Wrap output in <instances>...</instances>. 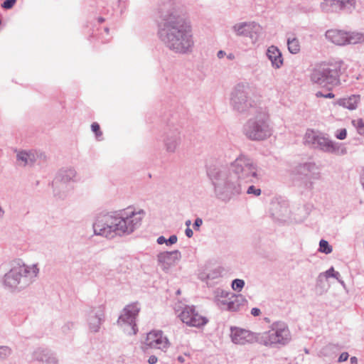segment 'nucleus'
<instances>
[{"label": "nucleus", "mask_w": 364, "mask_h": 364, "mask_svg": "<svg viewBox=\"0 0 364 364\" xmlns=\"http://www.w3.org/2000/svg\"><path fill=\"white\" fill-rule=\"evenodd\" d=\"M208 176L213 187L215 197L228 203L240 196L244 184L256 183L261 178L259 168L253 160L245 155H240L228 168H213Z\"/></svg>", "instance_id": "1"}, {"label": "nucleus", "mask_w": 364, "mask_h": 364, "mask_svg": "<svg viewBox=\"0 0 364 364\" xmlns=\"http://www.w3.org/2000/svg\"><path fill=\"white\" fill-rule=\"evenodd\" d=\"M157 34L164 46L175 53L192 51L194 41L191 26L173 9L162 14Z\"/></svg>", "instance_id": "2"}, {"label": "nucleus", "mask_w": 364, "mask_h": 364, "mask_svg": "<svg viewBox=\"0 0 364 364\" xmlns=\"http://www.w3.org/2000/svg\"><path fill=\"white\" fill-rule=\"evenodd\" d=\"M144 215L143 210L129 209L101 213L92 225L94 233L108 239L130 235L140 227Z\"/></svg>", "instance_id": "3"}, {"label": "nucleus", "mask_w": 364, "mask_h": 364, "mask_svg": "<svg viewBox=\"0 0 364 364\" xmlns=\"http://www.w3.org/2000/svg\"><path fill=\"white\" fill-rule=\"evenodd\" d=\"M39 274L37 264L12 267L4 277V284L13 292H20L33 284Z\"/></svg>", "instance_id": "4"}, {"label": "nucleus", "mask_w": 364, "mask_h": 364, "mask_svg": "<svg viewBox=\"0 0 364 364\" xmlns=\"http://www.w3.org/2000/svg\"><path fill=\"white\" fill-rule=\"evenodd\" d=\"M272 132L269 115L262 109L257 110L242 127L243 134L251 141L265 140L272 136Z\"/></svg>", "instance_id": "5"}, {"label": "nucleus", "mask_w": 364, "mask_h": 364, "mask_svg": "<svg viewBox=\"0 0 364 364\" xmlns=\"http://www.w3.org/2000/svg\"><path fill=\"white\" fill-rule=\"evenodd\" d=\"M230 105L235 112L241 114H247L257 107L253 90L248 82H241L232 87L230 94Z\"/></svg>", "instance_id": "6"}, {"label": "nucleus", "mask_w": 364, "mask_h": 364, "mask_svg": "<svg viewBox=\"0 0 364 364\" xmlns=\"http://www.w3.org/2000/svg\"><path fill=\"white\" fill-rule=\"evenodd\" d=\"M340 63H322L312 70L310 79L314 84L331 90L340 85Z\"/></svg>", "instance_id": "7"}, {"label": "nucleus", "mask_w": 364, "mask_h": 364, "mask_svg": "<svg viewBox=\"0 0 364 364\" xmlns=\"http://www.w3.org/2000/svg\"><path fill=\"white\" fill-rule=\"evenodd\" d=\"M304 143L310 148L327 154L336 155L347 154V149L343 144L333 141L325 134L312 129H308L305 133Z\"/></svg>", "instance_id": "8"}, {"label": "nucleus", "mask_w": 364, "mask_h": 364, "mask_svg": "<svg viewBox=\"0 0 364 364\" xmlns=\"http://www.w3.org/2000/svg\"><path fill=\"white\" fill-rule=\"evenodd\" d=\"M291 340V333L287 325L282 321H277L272 324L269 331L264 332L261 336V342L266 346L287 344Z\"/></svg>", "instance_id": "9"}, {"label": "nucleus", "mask_w": 364, "mask_h": 364, "mask_svg": "<svg viewBox=\"0 0 364 364\" xmlns=\"http://www.w3.org/2000/svg\"><path fill=\"white\" fill-rule=\"evenodd\" d=\"M76 175L73 168L60 169L52 183L54 195L59 198H64L71 188L70 183L75 181Z\"/></svg>", "instance_id": "10"}, {"label": "nucleus", "mask_w": 364, "mask_h": 364, "mask_svg": "<svg viewBox=\"0 0 364 364\" xmlns=\"http://www.w3.org/2000/svg\"><path fill=\"white\" fill-rule=\"evenodd\" d=\"M140 311L137 303L127 305L117 320V324L122 327L129 326L131 328L132 333L136 334V318ZM131 333V332H129Z\"/></svg>", "instance_id": "11"}, {"label": "nucleus", "mask_w": 364, "mask_h": 364, "mask_svg": "<svg viewBox=\"0 0 364 364\" xmlns=\"http://www.w3.org/2000/svg\"><path fill=\"white\" fill-rule=\"evenodd\" d=\"M232 31L239 37H248L252 43L258 40L261 31L259 25L255 22H240L232 26Z\"/></svg>", "instance_id": "12"}, {"label": "nucleus", "mask_w": 364, "mask_h": 364, "mask_svg": "<svg viewBox=\"0 0 364 364\" xmlns=\"http://www.w3.org/2000/svg\"><path fill=\"white\" fill-rule=\"evenodd\" d=\"M355 0H323L321 9L325 13L337 12L344 10L351 13L355 8Z\"/></svg>", "instance_id": "13"}, {"label": "nucleus", "mask_w": 364, "mask_h": 364, "mask_svg": "<svg viewBox=\"0 0 364 364\" xmlns=\"http://www.w3.org/2000/svg\"><path fill=\"white\" fill-rule=\"evenodd\" d=\"M178 317L183 323L190 326L200 327L208 323V319L199 315L193 306H186L179 314Z\"/></svg>", "instance_id": "14"}, {"label": "nucleus", "mask_w": 364, "mask_h": 364, "mask_svg": "<svg viewBox=\"0 0 364 364\" xmlns=\"http://www.w3.org/2000/svg\"><path fill=\"white\" fill-rule=\"evenodd\" d=\"M16 159L21 166H33L36 163H43L46 161V155L40 151L29 150L21 151L17 153Z\"/></svg>", "instance_id": "15"}, {"label": "nucleus", "mask_w": 364, "mask_h": 364, "mask_svg": "<svg viewBox=\"0 0 364 364\" xmlns=\"http://www.w3.org/2000/svg\"><path fill=\"white\" fill-rule=\"evenodd\" d=\"M105 310L103 305L93 307L90 309L87 315V323L89 330L92 333H97L100 326L105 321Z\"/></svg>", "instance_id": "16"}, {"label": "nucleus", "mask_w": 364, "mask_h": 364, "mask_svg": "<svg viewBox=\"0 0 364 364\" xmlns=\"http://www.w3.org/2000/svg\"><path fill=\"white\" fill-rule=\"evenodd\" d=\"M181 142V133L179 127L169 128L166 132L164 138V144L168 153H175Z\"/></svg>", "instance_id": "17"}, {"label": "nucleus", "mask_w": 364, "mask_h": 364, "mask_svg": "<svg viewBox=\"0 0 364 364\" xmlns=\"http://www.w3.org/2000/svg\"><path fill=\"white\" fill-rule=\"evenodd\" d=\"M145 344L151 348L166 351L170 343L168 338L163 335L162 331H151L147 334Z\"/></svg>", "instance_id": "18"}, {"label": "nucleus", "mask_w": 364, "mask_h": 364, "mask_svg": "<svg viewBox=\"0 0 364 364\" xmlns=\"http://www.w3.org/2000/svg\"><path fill=\"white\" fill-rule=\"evenodd\" d=\"M181 258V254L178 250L162 252L158 254L157 262L162 270L166 272L174 266Z\"/></svg>", "instance_id": "19"}, {"label": "nucleus", "mask_w": 364, "mask_h": 364, "mask_svg": "<svg viewBox=\"0 0 364 364\" xmlns=\"http://www.w3.org/2000/svg\"><path fill=\"white\" fill-rule=\"evenodd\" d=\"M230 337L235 344L245 345L254 341L255 337L250 331L237 327L230 328Z\"/></svg>", "instance_id": "20"}, {"label": "nucleus", "mask_w": 364, "mask_h": 364, "mask_svg": "<svg viewBox=\"0 0 364 364\" xmlns=\"http://www.w3.org/2000/svg\"><path fill=\"white\" fill-rule=\"evenodd\" d=\"M33 358L40 364H60L55 354L48 349L36 350L33 353Z\"/></svg>", "instance_id": "21"}, {"label": "nucleus", "mask_w": 364, "mask_h": 364, "mask_svg": "<svg viewBox=\"0 0 364 364\" xmlns=\"http://www.w3.org/2000/svg\"><path fill=\"white\" fill-rule=\"evenodd\" d=\"M299 174L304 176L308 180H318L321 177L318 168L314 163H304L297 168Z\"/></svg>", "instance_id": "22"}, {"label": "nucleus", "mask_w": 364, "mask_h": 364, "mask_svg": "<svg viewBox=\"0 0 364 364\" xmlns=\"http://www.w3.org/2000/svg\"><path fill=\"white\" fill-rule=\"evenodd\" d=\"M326 38L336 45L344 46L347 44L348 32L342 30L331 29L326 32Z\"/></svg>", "instance_id": "23"}, {"label": "nucleus", "mask_w": 364, "mask_h": 364, "mask_svg": "<svg viewBox=\"0 0 364 364\" xmlns=\"http://www.w3.org/2000/svg\"><path fill=\"white\" fill-rule=\"evenodd\" d=\"M266 54L274 68H279L283 65L282 53L277 47L274 46H269Z\"/></svg>", "instance_id": "24"}, {"label": "nucleus", "mask_w": 364, "mask_h": 364, "mask_svg": "<svg viewBox=\"0 0 364 364\" xmlns=\"http://www.w3.org/2000/svg\"><path fill=\"white\" fill-rule=\"evenodd\" d=\"M215 301L216 305L222 310H226L228 301H230V295L234 294L226 291L222 289H217L215 292Z\"/></svg>", "instance_id": "25"}, {"label": "nucleus", "mask_w": 364, "mask_h": 364, "mask_svg": "<svg viewBox=\"0 0 364 364\" xmlns=\"http://www.w3.org/2000/svg\"><path fill=\"white\" fill-rule=\"evenodd\" d=\"M246 302L247 300L242 295H230V301L226 306V311H237Z\"/></svg>", "instance_id": "26"}, {"label": "nucleus", "mask_w": 364, "mask_h": 364, "mask_svg": "<svg viewBox=\"0 0 364 364\" xmlns=\"http://www.w3.org/2000/svg\"><path fill=\"white\" fill-rule=\"evenodd\" d=\"M222 270L220 267H217L210 269L208 272H202L199 273L198 278L201 281H206L208 284L209 282L218 279L221 277Z\"/></svg>", "instance_id": "27"}, {"label": "nucleus", "mask_w": 364, "mask_h": 364, "mask_svg": "<svg viewBox=\"0 0 364 364\" xmlns=\"http://www.w3.org/2000/svg\"><path fill=\"white\" fill-rule=\"evenodd\" d=\"M339 348L338 345L328 343L320 350L319 355L331 358L336 354Z\"/></svg>", "instance_id": "28"}, {"label": "nucleus", "mask_w": 364, "mask_h": 364, "mask_svg": "<svg viewBox=\"0 0 364 364\" xmlns=\"http://www.w3.org/2000/svg\"><path fill=\"white\" fill-rule=\"evenodd\" d=\"M360 99V95H353L348 98L343 99L342 105L344 107L353 110L357 107Z\"/></svg>", "instance_id": "29"}, {"label": "nucleus", "mask_w": 364, "mask_h": 364, "mask_svg": "<svg viewBox=\"0 0 364 364\" xmlns=\"http://www.w3.org/2000/svg\"><path fill=\"white\" fill-rule=\"evenodd\" d=\"M364 43V33L360 32H348L347 44Z\"/></svg>", "instance_id": "30"}, {"label": "nucleus", "mask_w": 364, "mask_h": 364, "mask_svg": "<svg viewBox=\"0 0 364 364\" xmlns=\"http://www.w3.org/2000/svg\"><path fill=\"white\" fill-rule=\"evenodd\" d=\"M287 46L291 53L296 54L300 50L299 41L295 38H293L292 39L288 38Z\"/></svg>", "instance_id": "31"}, {"label": "nucleus", "mask_w": 364, "mask_h": 364, "mask_svg": "<svg viewBox=\"0 0 364 364\" xmlns=\"http://www.w3.org/2000/svg\"><path fill=\"white\" fill-rule=\"evenodd\" d=\"M333 251V247L329 245L328 242L325 240H321L319 242L318 252L328 255Z\"/></svg>", "instance_id": "32"}, {"label": "nucleus", "mask_w": 364, "mask_h": 364, "mask_svg": "<svg viewBox=\"0 0 364 364\" xmlns=\"http://www.w3.org/2000/svg\"><path fill=\"white\" fill-rule=\"evenodd\" d=\"M335 269L333 267L326 270V272H321L318 274L317 278V284L321 283L323 279H328L332 277V274L335 272Z\"/></svg>", "instance_id": "33"}, {"label": "nucleus", "mask_w": 364, "mask_h": 364, "mask_svg": "<svg viewBox=\"0 0 364 364\" xmlns=\"http://www.w3.org/2000/svg\"><path fill=\"white\" fill-rule=\"evenodd\" d=\"M11 354V349L5 346H0V360H5Z\"/></svg>", "instance_id": "34"}, {"label": "nucleus", "mask_w": 364, "mask_h": 364, "mask_svg": "<svg viewBox=\"0 0 364 364\" xmlns=\"http://www.w3.org/2000/svg\"><path fill=\"white\" fill-rule=\"evenodd\" d=\"M245 286V282L242 279H235L232 282V288L236 291H240Z\"/></svg>", "instance_id": "35"}, {"label": "nucleus", "mask_w": 364, "mask_h": 364, "mask_svg": "<svg viewBox=\"0 0 364 364\" xmlns=\"http://www.w3.org/2000/svg\"><path fill=\"white\" fill-rule=\"evenodd\" d=\"M92 131L95 134L97 139L102 135V132L100 131V127L98 123L93 122L91 125Z\"/></svg>", "instance_id": "36"}, {"label": "nucleus", "mask_w": 364, "mask_h": 364, "mask_svg": "<svg viewBox=\"0 0 364 364\" xmlns=\"http://www.w3.org/2000/svg\"><path fill=\"white\" fill-rule=\"evenodd\" d=\"M347 131L346 129H338L335 134V136L340 140H343L346 138Z\"/></svg>", "instance_id": "37"}, {"label": "nucleus", "mask_w": 364, "mask_h": 364, "mask_svg": "<svg viewBox=\"0 0 364 364\" xmlns=\"http://www.w3.org/2000/svg\"><path fill=\"white\" fill-rule=\"evenodd\" d=\"M261 189L260 188H256L255 186H250L248 187L247 190V194H253L256 196H258L261 194Z\"/></svg>", "instance_id": "38"}, {"label": "nucleus", "mask_w": 364, "mask_h": 364, "mask_svg": "<svg viewBox=\"0 0 364 364\" xmlns=\"http://www.w3.org/2000/svg\"><path fill=\"white\" fill-rule=\"evenodd\" d=\"M74 323L67 322L62 326L61 331L64 334H67L70 330H72L74 328Z\"/></svg>", "instance_id": "39"}, {"label": "nucleus", "mask_w": 364, "mask_h": 364, "mask_svg": "<svg viewBox=\"0 0 364 364\" xmlns=\"http://www.w3.org/2000/svg\"><path fill=\"white\" fill-rule=\"evenodd\" d=\"M16 2V0H5L1 6L4 9H10L15 5Z\"/></svg>", "instance_id": "40"}, {"label": "nucleus", "mask_w": 364, "mask_h": 364, "mask_svg": "<svg viewBox=\"0 0 364 364\" xmlns=\"http://www.w3.org/2000/svg\"><path fill=\"white\" fill-rule=\"evenodd\" d=\"M332 277L335 278L343 287H345V282L341 279V274L338 272L335 271L333 274H332Z\"/></svg>", "instance_id": "41"}, {"label": "nucleus", "mask_w": 364, "mask_h": 364, "mask_svg": "<svg viewBox=\"0 0 364 364\" xmlns=\"http://www.w3.org/2000/svg\"><path fill=\"white\" fill-rule=\"evenodd\" d=\"M178 240L177 236L176 235H172L169 237L168 239H166V245H172L176 243Z\"/></svg>", "instance_id": "42"}, {"label": "nucleus", "mask_w": 364, "mask_h": 364, "mask_svg": "<svg viewBox=\"0 0 364 364\" xmlns=\"http://www.w3.org/2000/svg\"><path fill=\"white\" fill-rule=\"evenodd\" d=\"M357 129L360 134H364V121L359 119L357 123Z\"/></svg>", "instance_id": "43"}, {"label": "nucleus", "mask_w": 364, "mask_h": 364, "mask_svg": "<svg viewBox=\"0 0 364 364\" xmlns=\"http://www.w3.org/2000/svg\"><path fill=\"white\" fill-rule=\"evenodd\" d=\"M202 224L203 220L200 218H197L193 223V227L195 230H198Z\"/></svg>", "instance_id": "44"}, {"label": "nucleus", "mask_w": 364, "mask_h": 364, "mask_svg": "<svg viewBox=\"0 0 364 364\" xmlns=\"http://www.w3.org/2000/svg\"><path fill=\"white\" fill-rule=\"evenodd\" d=\"M348 356H349V355H348V353H346V352L342 353L340 355V356H339V358H338V361L339 363L344 362V361H346V360H348Z\"/></svg>", "instance_id": "45"}, {"label": "nucleus", "mask_w": 364, "mask_h": 364, "mask_svg": "<svg viewBox=\"0 0 364 364\" xmlns=\"http://www.w3.org/2000/svg\"><path fill=\"white\" fill-rule=\"evenodd\" d=\"M251 314L254 316H258L261 314V311L258 308H252L251 310Z\"/></svg>", "instance_id": "46"}, {"label": "nucleus", "mask_w": 364, "mask_h": 364, "mask_svg": "<svg viewBox=\"0 0 364 364\" xmlns=\"http://www.w3.org/2000/svg\"><path fill=\"white\" fill-rule=\"evenodd\" d=\"M158 358L155 355H151L148 359V363L149 364H156L157 363Z\"/></svg>", "instance_id": "47"}, {"label": "nucleus", "mask_w": 364, "mask_h": 364, "mask_svg": "<svg viewBox=\"0 0 364 364\" xmlns=\"http://www.w3.org/2000/svg\"><path fill=\"white\" fill-rule=\"evenodd\" d=\"M185 234L188 237L191 238L193 235V232L190 228H187L185 230Z\"/></svg>", "instance_id": "48"}, {"label": "nucleus", "mask_w": 364, "mask_h": 364, "mask_svg": "<svg viewBox=\"0 0 364 364\" xmlns=\"http://www.w3.org/2000/svg\"><path fill=\"white\" fill-rule=\"evenodd\" d=\"M157 243L159 245L166 244V239L164 236H160L157 238Z\"/></svg>", "instance_id": "49"}, {"label": "nucleus", "mask_w": 364, "mask_h": 364, "mask_svg": "<svg viewBox=\"0 0 364 364\" xmlns=\"http://www.w3.org/2000/svg\"><path fill=\"white\" fill-rule=\"evenodd\" d=\"M226 55L225 52L224 50H219L217 53V57L218 58H223Z\"/></svg>", "instance_id": "50"}, {"label": "nucleus", "mask_w": 364, "mask_h": 364, "mask_svg": "<svg viewBox=\"0 0 364 364\" xmlns=\"http://www.w3.org/2000/svg\"><path fill=\"white\" fill-rule=\"evenodd\" d=\"M335 97L334 94L332 92H328L326 95H323V97L325 98H333Z\"/></svg>", "instance_id": "51"}, {"label": "nucleus", "mask_w": 364, "mask_h": 364, "mask_svg": "<svg viewBox=\"0 0 364 364\" xmlns=\"http://www.w3.org/2000/svg\"><path fill=\"white\" fill-rule=\"evenodd\" d=\"M350 363L351 364H357L358 363V358L355 356H353L350 358Z\"/></svg>", "instance_id": "52"}, {"label": "nucleus", "mask_w": 364, "mask_h": 364, "mask_svg": "<svg viewBox=\"0 0 364 364\" xmlns=\"http://www.w3.org/2000/svg\"><path fill=\"white\" fill-rule=\"evenodd\" d=\"M177 360H178L180 363H184V362H185V358H184V357H183V356H182V355H179V356H178Z\"/></svg>", "instance_id": "53"}, {"label": "nucleus", "mask_w": 364, "mask_h": 364, "mask_svg": "<svg viewBox=\"0 0 364 364\" xmlns=\"http://www.w3.org/2000/svg\"><path fill=\"white\" fill-rule=\"evenodd\" d=\"M227 58L228 60H234L235 59V55L233 53H229L228 55H227Z\"/></svg>", "instance_id": "54"}, {"label": "nucleus", "mask_w": 364, "mask_h": 364, "mask_svg": "<svg viewBox=\"0 0 364 364\" xmlns=\"http://www.w3.org/2000/svg\"><path fill=\"white\" fill-rule=\"evenodd\" d=\"M306 186L308 188H312L313 187V183L311 181H309L308 183H306Z\"/></svg>", "instance_id": "55"}, {"label": "nucleus", "mask_w": 364, "mask_h": 364, "mask_svg": "<svg viewBox=\"0 0 364 364\" xmlns=\"http://www.w3.org/2000/svg\"><path fill=\"white\" fill-rule=\"evenodd\" d=\"M323 95H323V94L322 93V92H321V91H318V92H317L316 93V96L317 97H323Z\"/></svg>", "instance_id": "56"}, {"label": "nucleus", "mask_w": 364, "mask_h": 364, "mask_svg": "<svg viewBox=\"0 0 364 364\" xmlns=\"http://www.w3.org/2000/svg\"><path fill=\"white\" fill-rule=\"evenodd\" d=\"M185 224L187 226V228H189V226L191 224V221L190 220H188L186 221Z\"/></svg>", "instance_id": "57"}, {"label": "nucleus", "mask_w": 364, "mask_h": 364, "mask_svg": "<svg viewBox=\"0 0 364 364\" xmlns=\"http://www.w3.org/2000/svg\"><path fill=\"white\" fill-rule=\"evenodd\" d=\"M98 21H99L100 23H102V22H104V21H105V18H102V17H100V18H98Z\"/></svg>", "instance_id": "58"}, {"label": "nucleus", "mask_w": 364, "mask_h": 364, "mask_svg": "<svg viewBox=\"0 0 364 364\" xmlns=\"http://www.w3.org/2000/svg\"><path fill=\"white\" fill-rule=\"evenodd\" d=\"M4 214V211L2 210L1 208L0 207V218H2Z\"/></svg>", "instance_id": "59"}, {"label": "nucleus", "mask_w": 364, "mask_h": 364, "mask_svg": "<svg viewBox=\"0 0 364 364\" xmlns=\"http://www.w3.org/2000/svg\"><path fill=\"white\" fill-rule=\"evenodd\" d=\"M105 31L108 33L109 32V28H105Z\"/></svg>", "instance_id": "60"}]
</instances>
